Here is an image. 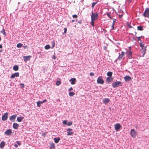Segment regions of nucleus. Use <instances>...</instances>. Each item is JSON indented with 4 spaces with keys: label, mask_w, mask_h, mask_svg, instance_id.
I'll list each match as a JSON object with an SVG mask.
<instances>
[{
    "label": "nucleus",
    "mask_w": 149,
    "mask_h": 149,
    "mask_svg": "<svg viewBox=\"0 0 149 149\" xmlns=\"http://www.w3.org/2000/svg\"><path fill=\"white\" fill-rule=\"evenodd\" d=\"M98 18V13H97L94 14L93 12L92 13L91 16V20H95L97 19Z\"/></svg>",
    "instance_id": "f257e3e1"
},
{
    "label": "nucleus",
    "mask_w": 149,
    "mask_h": 149,
    "mask_svg": "<svg viewBox=\"0 0 149 149\" xmlns=\"http://www.w3.org/2000/svg\"><path fill=\"white\" fill-rule=\"evenodd\" d=\"M112 85L113 88H116L120 86H122L121 82L118 81L114 82L112 84Z\"/></svg>",
    "instance_id": "f03ea898"
},
{
    "label": "nucleus",
    "mask_w": 149,
    "mask_h": 149,
    "mask_svg": "<svg viewBox=\"0 0 149 149\" xmlns=\"http://www.w3.org/2000/svg\"><path fill=\"white\" fill-rule=\"evenodd\" d=\"M130 134L131 136L133 138H136L137 135L136 132L134 129L131 130Z\"/></svg>",
    "instance_id": "7ed1b4c3"
},
{
    "label": "nucleus",
    "mask_w": 149,
    "mask_h": 149,
    "mask_svg": "<svg viewBox=\"0 0 149 149\" xmlns=\"http://www.w3.org/2000/svg\"><path fill=\"white\" fill-rule=\"evenodd\" d=\"M143 15L145 17L149 18V8H147L146 9Z\"/></svg>",
    "instance_id": "20e7f679"
},
{
    "label": "nucleus",
    "mask_w": 149,
    "mask_h": 149,
    "mask_svg": "<svg viewBox=\"0 0 149 149\" xmlns=\"http://www.w3.org/2000/svg\"><path fill=\"white\" fill-rule=\"evenodd\" d=\"M97 82V84H103L104 83V81L102 78V76H99L98 77Z\"/></svg>",
    "instance_id": "39448f33"
},
{
    "label": "nucleus",
    "mask_w": 149,
    "mask_h": 149,
    "mask_svg": "<svg viewBox=\"0 0 149 149\" xmlns=\"http://www.w3.org/2000/svg\"><path fill=\"white\" fill-rule=\"evenodd\" d=\"M125 53L123 52V51L118 56V58H117V60H120L122 59H124L125 58Z\"/></svg>",
    "instance_id": "423d86ee"
},
{
    "label": "nucleus",
    "mask_w": 149,
    "mask_h": 149,
    "mask_svg": "<svg viewBox=\"0 0 149 149\" xmlns=\"http://www.w3.org/2000/svg\"><path fill=\"white\" fill-rule=\"evenodd\" d=\"M121 125L119 123H116L115 125V129L116 131H118L121 128Z\"/></svg>",
    "instance_id": "0eeeda50"
},
{
    "label": "nucleus",
    "mask_w": 149,
    "mask_h": 149,
    "mask_svg": "<svg viewBox=\"0 0 149 149\" xmlns=\"http://www.w3.org/2000/svg\"><path fill=\"white\" fill-rule=\"evenodd\" d=\"M8 113L6 112L3 115L2 118V120L3 121H5L8 118Z\"/></svg>",
    "instance_id": "6e6552de"
},
{
    "label": "nucleus",
    "mask_w": 149,
    "mask_h": 149,
    "mask_svg": "<svg viewBox=\"0 0 149 149\" xmlns=\"http://www.w3.org/2000/svg\"><path fill=\"white\" fill-rule=\"evenodd\" d=\"M113 78L112 77H109L106 78V82L109 83V82H112L113 81Z\"/></svg>",
    "instance_id": "1a4fd4ad"
},
{
    "label": "nucleus",
    "mask_w": 149,
    "mask_h": 149,
    "mask_svg": "<svg viewBox=\"0 0 149 149\" xmlns=\"http://www.w3.org/2000/svg\"><path fill=\"white\" fill-rule=\"evenodd\" d=\"M31 57V56H24L23 57L24 60L25 62H26L27 61L29 60Z\"/></svg>",
    "instance_id": "9d476101"
},
{
    "label": "nucleus",
    "mask_w": 149,
    "mask_h": 149,
    "mask_svg": "<svg viewBox=\"0 0 149 149\" xmlns=\"http://www.w3.org/2000/svg\"><path fill=\"white\" fill-rule=\"evenodd\" d=\"M19 76V73L18 72L14 73V74H12L11 76V78H14L15 77H18Z\"/></svg>",
    "instance_id": "9b49d317"
},
{
    "label": "nucleus",
    "mask_w": 149,
    "mask_h": 149,
    "mask_svg": "<svg viewBox=\"0 0 149 149\" xmlns=\"http://www.w3.org/2000/svg\"><path fill=\"white\" fill-rule=\"evenodd\" d=\"M127 55L128 56V58L129 59H131L132 57V52L130 50L129 51L127 52Z\"/></svg>",
    "instance_id": "f8f14e48"
},
{
    "label": "nucleus",
    "mask_w": 149,
    "mask_h": 149,
    "mask_svg": "<svg viewBox=\"0 0 149 149\" xmlns=\"http://www.w3.org/2000/svg\"><path fill=\"white\" fill-rule=\"evenodd\" d=\"M12 133V130L10 129H8L5 132L6 135H10Z\"/></svg>",
    "instance_id": "ddd939ff"
},
{
    "label": "nucleus",
    "mask_w": 149,
    "mask_h": 149,
    "mask_svg": "<svg viewBox=\"0 0 149 149\" xmlns=\"http://www.w3.org/2000/svg\"><path fill=\"white\" fill-rule=\"evenodd\" d=\"M72 130V129L70 128L68 129L67 130L68 135H72L73 134V132H71Z\"/></svg>",
    "instance_id": "4468645a"
},
{
    "label": "nucleus",
    "mask_w": 149,
    "mask_h": 149,
    "mask_svg": "<svg viewBox=\"0 0 149 149\" xmlns=\"http://www.w3.org/2000/svg\"><path fill=\"white\" fill-rule=\"evenodd\" d=\"M124 79L126 82L130 81L131 79L130 77L128 76H126L124 77Z\"/></svg>",
    "instance_id": "2eb2a0df"
},
{
    "label": "nucleus",
    "mask_w": 149,
    "mask_h": 149,
    "mask_svg": "<svg viewBox=\"0 0 149 149\" xmlns=\"http://www.w3.org/2000/svg\"><path fill=\"white\" fill-rule=\"evenodd\" d=\"M16 116H17L16 115H14L10 116L9 118L10 120L13 122L14 121L16 117Z\"/></svg>",
    "instance_id": "dca6fc26"
},
{
    "label": "nucleus",
    "mask_w": 149,
    "mask_h": 149,
    "mask_svg": "<svg viewBox=\"0 0 149 149\" xmlns=\"http://www.w3.org/2000/svg\"><path fill=\"white\" fill-rule=\"evenodd\" d=\"M19 125L16 123H14L13 125V128L15 129H17L18 128Z\"/></svg>",
    "instance_id": "f3484780"
},
{
    "label": "nucleus",
    "mask_w": 149,
    "mask_h": 149,
    "mask_svg": "<svg viewBox=\"0 0 149 149\" xmlns=\"http://www.w3.org/2000/svg\"><path fill=\"white\" fill-rule=\"evenodd\" d=\"M70 81H71V84L73 85L75 84L76 79L75 78H72L70 80Z\"/></svg>",
    "instance_id": "a211bd4d"
},
{
    "label": "nucleus",
    "mask_w": 149,
    "mask_h": 149,
    "mask_svg": "<svg viewBox=\"0 0 149 149\" xmlns=\"http://www.w3.org/2000/svg\"><path fill=\"white\" fill-rule=\"evenodd\" d=\"M146 49H141V52L142 54V56H140L144 57L145 54L146 53Z\"/></svg>",
    "instance_id": "6ab92c4d"
},
{
    "label": "nucleus",
    "mask_w": 149,
    "mask_h": 149,
    "mask_svg": "<svg viewBox=\"0 0 149 149\" xmlns=\"http://www.w3.org/2000/svg\"><path fill=\"white\" fill-rule=\"evenodd\" d=\"M50 147L51 149H54L55 148V146L54 143H50Z\"/></svg>",
    "instance_id": "aec40b11"
},
{
    "label": "nucleus",
    "mask_w": 149,
    "mask_h": 149,
    "mask_svg": "<svg viewBox=\"0 0 149 149\" xmlns=\"http://www.w3.org/2000/svg\"><path fill=\"white\" fill-rule=\"evenodd\" d=\"M109 101H110L109 99L108 98H104L103 100V102L104 103L106 104L109 103Z\"/></svg>",
    "instance_id": "412c9836"
},
{
    "label": "nucleus",
    "mask_w": 149,
    "mask_h": 149,
    "mask_svg": "<svg viewBox=\"0 0 149 149\" xmlns=\"http://www.w3.org/2000/svg\"><path fill=\"white\" fill-rule=\"evenodd\" d=\"M24 118V117H18L17 118V121L19 122H21L22 120Z\"/></svg>",
    "instance_id": "4be33fe9"
},
{
    "label": "nucleus",
    "mask_w": 149,
    "mask_h": 149,
    "mask_svg": "<svg viewBox=\"0 0 149 149\" xmlns=\"http://www.w3.org/2000/svg\"><path fill=\"white\" fill-rule=\"evenodd\" d=\"M60 139L59 137H58V138H54V142L56 143H57L60 140Z\"/></svg>",
    "instance_id": "5701e85b"
},
{
    "label": "nucleus",
    "mask_w": 149,
    "mask_h": 149,
    "mask_svg": "<svg viewBox=\"0 0 149 149\" xmlns=\"http://www.w3.org/2000/svg\"><path fill=\"white\" fill-rule=\"evenodd\" d=\"M19 68L17 65H15L13 66V69L15 71H17L18 70Z\"/></svg>",
    "instance_id": "b1692460"
},
{
    "label": "nucleus",
    "mask_w": 149,
    "mask_h": 149,
    "mask_svg": "<svg viewBox=\"0 0 149 149\" xmlns=\"http://www.w3.org/2000/svg\"><path fill=\"white\" fill-rule=\"evenodd\" d=\"M140 45L141 48V49H146V47H145L143 44H142L141 43H140Z\"/></svg>",
    "instance_id": "393cba45"
},
{
    "label": "nucleus",
    "mask_w": 149,
    "mask_h": 149,
    "mask_svg": "<svg viewBox=\"0 0 149 149\" xmlns=\"http://www.w3.org/2000/svg\"><path fill=\"white\" fill-rule=\"evenodd\" d=\"M42 104V101H39L37 102V106L39 107H40L41 106V104Z\"/></svg>",
    "instance_id": "a878e982"
},
{
    "label": "nucleus",
    "mask_w": 149,
    "mask_h": 149,
    "mask_svg": "<svg viewBox=\"0 0 149 149\" xmlns=\"http://www.w3.org/2000/svg\"><path fill=\"white\" fill-rule=\"evenodd\" d=\"M5 146V143L4 142H1L0 144V147L3 148Z\"/></svg>",
    "instance_id": "bb28decb"
},
{
    "label": "nucleus",
    "mask_w": 149,
    "mask_h": 149,
    "mask_svg": "<svg viewBox=\"0 0 149 149\" xmlns=\"http://www.w3.org/2000/svg\"><path fill=\"white\" fill-rule=\"evenodd\" d=\"M17 47L18 48H20L23 47V45L22 44L20 43L18 44L17 45Z\"/></svg>",
    "instance_id": "cd10ccee"
},
{
    "label": "nucleus",
    "mask_w": 149,
    "mask_h": 149,
    "mask_svg": "<svg viewBox=\"0 0 149 149\" xmlns=\"http://www.w3.org/2000/svg\"><path fill=\"white\" fill-rule=\"evenodd\" d=\"M112 72H109L107 73V75L109 77H112Z\"/></svg>",
    "instance_id": "c85d7f7f"
},
{
    "label": "nucleus",
    "mask_w": 149,
    "mask_h": 149,
    "mask_svg": "<svg viewBox=\"0 0 149 149\" xmlns=\"http://www.w3.org/2000/svg\"><path fill=\"white\" fill-rule=\"evenodd\" d=\"M116 21V19H113V23H112V28H114V23Z\"/></svg>",
    "instance_id": "c756f323"
},
{
    "label": "nucleus",
    "mask_w": 149,
    "mask_h": 149,
    "mask_svg": "<svg viewBox=\"0 0 149 149\" xmlns=\"http://www.w3.org/2000/svg\"><path fill=\"white\" fill-rule=\"evenodd\" d=\"M69 95L70 97L72 96L75 94L74 93L72 92H69Z\"/></svg>",
    "instance_id": "7c9ffc66"
},
{
    "label": "nucleus",
    "mask_w": 149,
    "mask_h": 149,
    "mask_svg": "<svg viewBox=\"0 0 149 149\" xmlns=\"http://www.w3.org/2000/svg\"><path fill=\"white\" fill-rule=\"evenodd\" d=\"M45 49H50V47L49 45H47L45 47Z\"/></svg>",
    "instance_id": "2f4dec72"
},
{
    "label": "nucleus",
    "mask_w": 149,
    "mask_h": 149,
    "mask_svg": "<svg viewBox=\"0 0 149 149\" xmlns=\"http://www.w3.org/2000/svg\"><path fill=\"white\" fill-rule=\"evenodd\" d=\"M97 2H94L93 3L92 5V7L93 8H94V6H95V5L97 4Z\"/></svg>",
    "instance_id": "473e14b6"
},
{
    "label": "nucleus",
    "mask_w": 149,
    "mask_h": 149,
    "mask_svg": "<svg viewBox=\"0 0 149 149\" xmlns=\"http://www.w3.org/2000/svg\"><path fill=\"white\" fill-rule=\"evenodd\" d=\"M72 121H70L68 123L67 125L68 126H70L72 125Z\"/></svg>",
    "instance_id": "72a5a7b5"
},
{
    "label": "nucleus",
    "mask_w": 149,
    "mask_h": 149,
    "mask_svg": "<svg viewBox=\"0 0 149 149\" xmlns=\"http://www.w3.org/2000/svg\"><path fill=\"white\" fill-rule=\"evenodd\" d=\"M61 83V82L60 81H57L56 82V85L57 86H59Z\"/></svg>",
    "instance_id": "f704fd0d"
},
{
    "label": "nucleus",
    "mask_w": 149,
    "mask_h": 149,
    "mask_svg": "<svg viewBox=\"0 0 149 149\" xmlns=\"http://www.w3.org/2000/svg\"><path fill=\"white\" fill-rule=\"evenodd\" d=\"M127 27H129V28H133V27H132V26L130 24H129L128 23H127Z\"/></svg>",
    "instance_id": "c9c22d12"
},
{
    "label": "nucleus",
    "mask_w": 149,
    "mask_h": 149,
    "mask_svg": "<svg viewBox=\"0 0 149 149\" xmlns=\"http://www.w3.org/2000/svg\"><path fill=\"white\" fill-rule=\"evenodd\" d=\"M1 33H2L3 35H6V32H5V31L4 29H3V31H1Z\"/></svg>",
    "instance_id": "e433bc0d"
},
{
    "label": "nucleus",
    "mask_w": 149,
    "mask_h": 149,
    "mask_svg": "<svg viewBox=\"0 0 149 149\" xmlns=\"http://www.w3.org/2000/svg\"><path fill=\"white\" fill-rule=\"evenodd\" d=\"M107 15L108 17H109L111 19V17L110 16V14L109 13H107Z\"/></svg>",
    "instance_id": "4c0bfd02"
},
{
    "label": "nucleus",
    "mask_w": 149,
    "mask_h": 149,
    "mask_svg": "<svg viewBox=\"0 0 149 149\" xmlns=\"http://www.w3.org/2000/svg\"><path fill=\"white\" fill-rule=\"evenodd\" d=\"M72 17L74 18H77V16L76 15H72Z\"/></svg>",
    "instance_id": "58836bf2"
},
{
    "label": "nucleus",
    "mask_w": 149,
    "mask_h": 149,
    "mask_svg": "<svg viewBox=\"0 0 149 149\" xmlns=\"http://www.w3.org/2000/svg\"><path fill=\"white\" fill-rule=\"evenodd\" d=\"M94 20H91V24L93 26H94Z\"/></svg>",
    "instance_id": "ea45409f"
},
{
    "label": "nucleus",
    "mask_w": 149,
    "mask_h": 149,
    "mask_svg": "<svg viewBox=\"0 0 149 149\" xmlns=\"http://www.w3.org/2000/svg\"><path fill=\"white\" fill-rule=\"evenodd\" d=\"M63 123L65 125H66L67 124V121L65 120L63 121Z\"/></svg>",
    "instance_id": "a19ab883"
},
{
    "label": "nucleus",
    "mask_w": 149,
    "mask_h": 149,
    "mask_svg": "<svg viewBox=\"0 0 149 149\" xmlns=\"http://www.w3.org/2000/svg\"><path fill=\"white\" fill-rule=\"evenodd\" d=\"M56 58V57L54 54L52 58L54 59H55Z\"/></svg>",
    "instance_id": "79ce46f5"
},
{
    "label": "nucleus",
    "mask_w": 149,
    "mask_h": 149,
    "mask_svg": "<svg viewBox=\"0 0 149 149\" xmlns=\"http://www.w3.org/2000/svg\"><path fill=\"white\" fill-rule=\"evenodd\" d=\"M90 75L91 76H93L94 75V74L93 72H91L90 73Z\"/></svg>",
    "instance_id": "37998d69"
},
{
    "label": "nucleus",
    "mask_w": 149,
    "mask_h": 149,
    "mask_svg": "<svg viewBox=\"0 0 149 149\" xmlns=\"http://www.w3.org/2000/svg\"><path fill=\"white\" fill-rule=\"evenodd\" d=\"M64 32L63 33V34L65 33H66L67 31V29H64Z\"/></svg>",
    "instance_id": "c03bdc74"
},
{
    "label": "nucleus",
    "mask_w": 149,
    "mask_h": 149,
    "mask_svg": "<svg viewBox=\"0 0 149 149\" xmlns=\"http://www.w3.org/2000/svg\"><path fill=\"white\" fill-rule=\"evenodd\" d=\"M20 85L22 86V88H23L24 87V84H20Z\"/></svg>",
    "instance_id": "a18cd8bd"
},
{
    "label": "nucleus",
    "mask_w": 149,
    "mask_h": 149,
    "mask_svg": "<svg viewBox=\"0 0 149 149\" xmlns=\"http://www.w3.org/2000/svg\"><path fill=\"white\" fill-rule=\"evenodd\" d=\"M73 90V88L72 87H71L69 89H68V90L69 91H70Z\"/></svg>",
    "instance_id": "49530a36"
},
{
    "label": "nucleus",
    "mask_w": 149,
    "mask_h": 149,
    "mask_svg": "<svg viewBox=\"0 0 149 149\" xmlns=\"http://www.w3.org/2000/svg\"><path fill=\"white\" fill-rule=\"evenodd\" d=\"M47 101V100L46 99L42 101V103H43L46 102Z\"/></svg>",
    "instance_id": "de8ad7c7"
},
{
    "label": "nucleus",
    "mask_w": 149,
    "mask_h": 149,
    "mask_svg": "<svg viewBox=\"0 0 149 149\" xmlns=\"http://www.w3.org/2000/svg\"><path fill=\"white\" fill-rule=\"evenodd\" d=\"M19 145H21V143L19 141H17L16 142Z\"/></svg>",
    "instance_id": "09e8293b"
},
{
    "label": "nucleus",
    "mask_w": 149,
    "mask_h": 149,
    "mask_svg": "<svg viewBox=\"0 0 149 149\" xmlns=\"http://www.w3.org/2000/svg\"><path fill=\"white\" fill-rule=\"evenodd\" d=\"M141 37H142V36H141ZM140 38H141V37H138V40H140L141 42V40Z\"/></svg>",
    "instance_id": "8fccbe9b"
},
{
    "label": "nucleus",
    "mask_w": 149,
    "mask_h": 149,
    "mask_svg": "<svg viewBox=\"0 0 149 149\" xmlns=\"http://www.w3.org/2000/svg\"><path fill=\"white\" fill-rule=\"evenodd\" d=\"M119 17L120 18H122L123 17V15H119Z\"/></svg>",
    "instance_id": "3c124183"
},
{
    "label": "nucleus",
    "mask_w": 149,
    "mask_h": 149,
    "mask_svg": "<svg viewBox=\"0 0 149 149\" xmlns=\"http://www.w3.org/2000/svg\"><path fill=\"white\" fill-rule=\"evenodd\" d=\"M14 146L15 147V148H17L18 147V146L16 144H15V145H14Z\"/></svg>",
    "instance_id": "603ef678"
},
{
    "label": "nucleus",
    "mask_w": 149,
    "mask_h": 149,
    "mask_svg": "<svg viewBox=\"0 0 149 149\" xmlns=\"http://www.w3.org/2000/svg\"><path fill=\"white\" fill-rule=\"evenodd\" d=\"M142 26H139L137 27V28H142Z\"/></svg>",
    "instance_id": "864d4df0"
},
{
    "label": "nucleus",
    "mask_w": 149,
    "mask_h": 149,
    "mask_svg": "<svg viewBox=\"0 0 149 149\" xmlns=\"http://www.w3.org/2000/svg\"><path fill=\"white\" fill-rule=\"evenodd\" d=\"M103 30L104 31V33L106 32V31L105 30V29H103Z\"/></svg>",
    "instance_id": "5fc2aeb1"
},
{
    "label": "nucleus",
    "mask_w": 149,
    "mask_h": 149,
    "mask_svg": "<svg viewBox=\"0 0 149 149\" xmlns=\"http://www.w3.org/2000/svg\"><path fill=\"white\" fill-rule=\"evenodd\" d=\"M138 29L140 31H142L143 30V29Z\"/></svg>",
    "instance_id": "6e6d98bb"
},
{
    "label": "nucleus",
    "mask_w": 149,
    "mask_h": 149,
    "mask_svg": "<svg viewBox=\"0 0 149 149\" xmlns=\"http://www.w3.org/2000/svg\"><path fill=\"white\" fill-rule=\"evenodd\" d=\"M27 47V45H25V46H23V47H24V49H26Z\"/></svg>",
    "instance_id": "4d7b16f0"
},
{
    "label": "nucleus",
    "mask_w": 149,
    "mask_h": 149,
    "mask_svg": "<svg viewBox=\"0 0 149 149\" xmlns=\"http://www.w3.org/2000/svg\"><path fill=\"white\" fill-rule=\"evenodd\" d=\"M2 48V45H0V48Z\"/></svg>",
    "instance_id": "13d9d810"
},
{
    "label": "nucleus",
    "mask_w": 149,
    "mask_h": 149,
    "mask_svg": "<svg viewBox=\"0 0 149 149\" xmlns=\"http://www.w3.org/2000/svg\"><path fill=\"white\" fill-rule=\"evenodd\" d=\"M1 38L0 37V41H1Z\"/></svg>",
    "instance_id": "bf43d9fd"
},
{
    "label": "nucleus",
    "mask_w": 149,
    "mask_h": 149,
    "mask_svg": "<svg viewBox=\"0 0 149 149\" xmlns=\"http://www.w3.org/2000/svg\"><path fill=\"white\" fill-rule=\"evenodd\" d=\"M113 29H113V28L111 29V30H113Z\"/></svg>",
    "instance_id": "052dcab7"
},
{
    "label": "nucleus",
    "mask_w": 149,
    "mask_h": 149,
    "mask_svg": "<svg viewBox=\"0 0 149 149\" xmlns=\"http://www.w3.org/2000/svg\"><path fill=\"white\" fill-rule=\"evenodd\" d=\"M72 22H73L74 21V20H72Z\"/></svg>",
    "instance_id": "680f3d73"
},
{
    "label": "nucleus",
    "mask_w": 149,
    "mask_h": 149,
    "mask_svg": "<svg viewBox=\"0 0 149 149\" xmlns=\"http://www.w3.org/2000/svg\"><path fill=\"white\" fill-rule=\"evenodd\" d=\"M1 51L0 50V52H1Z\"/></svg>",
    "instance_id": "e2e57ef3"
}]
</instances>
